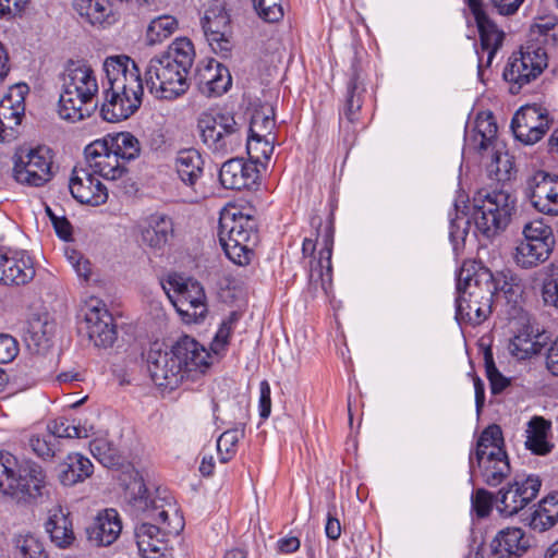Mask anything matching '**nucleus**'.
Masks as SVG:
<instances>
[{
    "label": "nucleus",
    "mask_w": 558,
    "mask_h": 558,
    "mask_svg": "<svg viewBox=\"0 0 558 558\" xmlns=\"http://www.w3.org/2000/svg\"><path fill=\"white\" fill-rule=\"evenodd\" d=\"M150 347L146 363L154 384L163 389L174 390L184 381L198 380L209 368V353L194 338L184 335L168 350Z\"/></svg>",
    "instance_id": "obj_1"
},
{
    "label": "nucleus",
    "mask_w": 558,
    "mask_h": 558,
    "mask_svg": "<svg viewBox=\"0 0 558 558\" xmlns=\"http://www.w3.org/2000/svg\"><path fill=\"white\" fill-rule=\"evenodd\" d=\"M125 497L132 513L141 521L134 529L138 551L142 555L160 553L166 536L162 530L169 526L165 509L167 498L159 495V488L150 490L138 472H134L126 484Z\"/></svg>",
    "instance_id": "obj_2"
},
{
    "label": "nucleus",
    "mask_w": 558,
    "mask_h": 558,
    "mask_svg": "<svg viewBox=\"0 0 558 558\" xmlns=\"http://www.w3.org/2000/svg\"><path fill=\"white\" fill-rule=\"evenodd\" d=\"M44 468L32 459H19L9 451H0V498L36 505L48 495Z\"/></svg>",
    "instance_id": "obj_3"
},
{
    "label": "nucleus",
    "mask_w": 558,
    "mask_h": 558,
    "mask_svg": "<svg viewBox=\"0 0 558 558\" xmlns=\"http://www.w3.org/2000/svg\"><path fill=\"white\" fill-rule=\"evenodd\" d=\"M63 92L59 99V114L72 122L89 117L97 108L93 98L98 84L93 69L83 60H69L62 74Z\"/></svg>",
    "instance_id": "obj_4"
},
{
    "label": "nucleus",
    "mask_w": 558,
    "mask_h": 558,
    "mask_svg": "<svg viewBox=\"0 0 558 558\" xmlns=\"http://www.w3.org/2000/svg\"><path fill=\"white\" fill-rule=\"evenodd\" d=\"M476 468L484 483L490 487L500 485L510 475L511 466L505 449L502 429L497 424L485 427L469 454L471 480Z\"/></svg>",
    "instance_id": "obj_5"
},
{
    "label": "nucleus",
    "mask_w": 558,
    "mask_h": 558,
    "mask_svg": "<svg viewBox=\"0 0 558 558\" xmlns=\"http://www.w3.org/2000/svg\"><path fill=\"white\" fill-rule=\"evenodd\" d=\"M218 239L226 256L235 265H248L259 241L256 219L242 211H222L218 223Z\"/></svg>",
    "instance_id": "obj_6"
},
{
    "label": "nucleus",
    "mask_w": 558,
    "mask_h": 558,
    "mask_svg": "<svg viewBox=\"0 0 558 558\" xmlns=\"http://www.w3.org/2000/svg\"><path fill=\"white\" fill-rule=\"evenodd\" d=\"M515 211V197L504 190L487 192L481 190L473 197L471 217L487 239L504 231Z\"/></svg>",
    "instance_id": "obj_7"
},
{
    "label": "nucleus",
    "mask_w": 558,
    "mask_h": 558,
    "mask_svg": "<svg viewBox=\"0 0 558 558\" xmlns=\"http://www.w3.org/2000/svg\"><path fill=\"white\" fill-rule=\"evenodd\" d=\"M197 130L203 144L214 155L232 154L242 145L241 125L230 111L209 109L201 113L197 119Z\"/></svg>",
    "instance_id": "obj_8"
},
{
    "label": "nucleus",
    "mask_w": 558,
    "mask_h": 558,
    "mask_svg": "<svg viewBox=\"0 0 558 558\" xmlns=\"http://www.w3.org/2000/svg\"><path fill=\"white\" fill-rule=\"evenodd\" d=\"M190 71L174 59L165 54L151 58L145 69V84L155 97L160 99H175L189 89L187 75Z\"/></svg>",
    "instance_id": "obj_9"
},
{
    "label": "nucleus",
    "mask_w": 558,
    "mask_h": 558,
    "mask_svg": "<svg viewBox=\"0 0 558 558\" xmlns=\"http://www.w3.org/2000/svg\"><path fill=\"white\" fill-rule=\"evenodd\" d=\"M547 66V52L541 45L529 41L513 52L504 69L502 77L509 83V92L517 95L523 86L535 81Z\"/></svg>",
    "instance_id": "obj_10"
},
{
    "label": "nucleus",
    "mask_w": 558,
    "mask_h": 558,
    "mask_svg": "<svg viewBox=\"0 0 558 558\" xmlns=\"http://www.w3.org/2000/svg\"><path fill=\"white\" fill-rule=\"evenodd\" d=\"M336 201L329 199V211L324 219L315 213L310 218V225L314 229L315 238H305L302 243V254L304 257H312L316 251V245L322 240L323 247L319 251L317 260L319 267V280L322 289L327 293V286L331 282V256L335 243V209Z\"/></svg>",
    "instance_id": "obj_11"
},
{
    "label": "nucleus",
    "mask_w": 558,
    "mask_h": 558,
    "mask_svg": "<svg viewBox=\"0 0 558 558\" xmlns=\"http://www.w3.org/2000/svg\"><path fill=\"white\" fill-rule=\"evenodd\" d=\"M162 288L185 323H201L205 319L208 311L206 294L198 281L183 280L174 274L168 276Z\"/></svg>",
    "instance_id": "obj_12"
},
{
    "label": "nucleus",
    "mask_w": 558,
    "mask_h": 558,
    "mask_svg": "<svg viewBox=\"0 0 558 558\" xmlns=\"http://www.w3.org/2000/svg\"><path fill=\"white\" fill-rule=\"evenodd\" d=\"M366 86L361 75L360 61L354 58L348 72L345 93L339 108V129L345 144L355 138V125L361 122V110L364 104Z\"/></svg>",
    "instance_id": "obj_13"
},
{
    "label": "nucleus",
    "mask_w": 558,
    "mask_h": 558,
    "mask_svg": "<svg viewBox=\"0 0 558 558\" xmlns=\"http://www.w3.org/2000/svg\"><path fill=\"white\" fill-rule=\"evenodd\" d=\"M480 36V48L476 49L478 59L477 75L484 82V68H489L497 51L501 48L505 33L488 16L483 0H466Z\"/></svg>",
    "instance_id": "obj_14"
},
{
    "label": "nucleus",
    "mask_w": 558,
    "mask_h": 558,
    "mask_svg": "<svg viewBox=\"0 0 558 558\" xmlns=\"http://www.w3.org/2000/svg\"><path fill=\"white\" fill-rule=\"evenodd\" d=\"M204 35L216 54L228 58L233 47L231 16L225 3L214 1L201 20Z\"/></svg>",
    "instance_id": "obj_15"
},
{
    "label": "nucleus",
    "mask_w": 558,
    "mask_h": 558,
    "mask_svg": "<svg viewBox=\"0 0 558 558\" xmlns=\"http://www.w3.org/2000/svg\"><path fill=\"white\" fill-rule=\"evenodd\" d=\"M542 481L538 475L531 474L525 478L515 476L507 487H502L496 496V507L501 515L512 517L523 510L538 495Z\"/></svg>",
    "instance_id": "obj_16"
},
{
    "label": "nucleus",
    "mask_w": 558,
    "mask_h": 558,
    "mask_svg": "<svg viewBox=\"0 0 558 558\" xmlns=\"http://www.w3.org/2000/svg\"><path fill=\"white\" fill-rule=\"evenodd\" d=\"M49 149L38 147L31 149L24 157L19 156L14 161L13 178L21 184L43 186L52 179L51 158Z\"/></svg>",
    "instance_id": "obj_17"
},
{
    "label": "nucleus",
    "mask_w": 558,
    "mask_h": 558,
    "mask_svg": "<svg viewBox=\"0 0 558 558\" xmlns=\"http://www.w3.org/2000/svg\"><path fill=\"white\" fill-rule=\"evenodd\" d=\"M144 87L120 89L104 88L99 114L107 122H120L133 116L142 105Z\"/></svg>",
    "instance_id": "obj_18"
},
{
    "label": "nucleus",
    "mask_w": 558,
    "mask_h": 558,
    "mask_svg": "<svg viewBox=\"0 0 558 558\" xmlns=\"http://www.w3.org/2000/svg\"><path fill=\"white\" fill-rule=\"evenodd\" d=\"M219 181L228 190H256L260 183L257 161L241 157L225 161L219 171Z\"/></svg>",
    "instance_id": "obj_19"
},
{
    "label": "nucleus",
    "mask_w": 558,
    "mask_h": 558,
    "mask_svg": "<svg viewBox=\"0 0 558 558\" xmlns=\"http://www.w3.org/2000/svg\"><path fill=\"white\" fill-rule=\"evenodd\" d=\"M457 286L474 290L482 300V305H493V298L496 294L494 274L481 263L474 260L463 262L456 276Z\"/></svg>",
    "instance_id": "obj_20"
},
{
    "label": "nucleus",
    "mask_w": 558,
    "mask_h": 558,
    "mask_svg": "<svg viewBox=\"0 0 558 558\" xmlns=\"http://www.w3.org/2000/svg\"><path fill=\"white\" fill-rule=\"evenodd\" d=\"M510 128L515 140L533 145L547 133L550 122L547 113H542L536 107H526L514 113Z\"/></svg>",
    "instance_id": "obj_21"
},
{
    "label": "nucleus",
    "mask_w": 558,
    "mask_h": 558,
    "mask_svg": "<svg viewBox=\"0 0 558 558\" xmlns=\"http://www.w3.org/2000/svg\"><path fill=\"white\" fill-rule=\"evenodd\" d=\"M84 154L93 172L107 180L121 179L128 172L125 165L113 154L106 141H94L85 147Z\"/></svg>",
    "instance_id": "obj_22"
},
{
    "label": "nucleus",
    "mask_w": 558,
    "mask_h": 558,
    "mask_svg": "<svg viewBox=\"0 0 558 558\" xmlns=\"http://www.w3.org/2000/svg\"><path fill=\"white\" fill-rule=\"evenodd\" d=\"M57 324L48 312L32 313L26 322L24 341L34 354H45L52 347Z\"/></svg>",
    "instance_id": "obj_23"
},
{
    "label": "nucleus",
    "mask_w": 558,
    "mask_h": 558,
    "mask_svg": "<svg viewBox=\"0 0 558 558\" xmlns=\"http://www.w3.org/2000/svg\"><path fill=\"white\" fill-rule=\"evenodd\" d=\"M108 87L120 89L143 86L141 71L133 59L128 56L108 57L104 62Z\"/></svg>",
    "instance_id": "obj_24"
},
{
    "label": "nucleus",
    "mask_w": 558,
    "mask_h": 558,
    "mask_svg": "<svg viewBox=\"0 0 558 558\" xmlns=\"http://www.w3.org/2000/svg\"><path fill=\"white\" fill-rule=\"evenodd\" d=\"M69 189L71 195L81 204L100 206L108 199V190L101 181L85 169L72 172Z\"/></svg>",
    "instance_id": "obj_25"
},
{
    "label": "nucleus",
    "mask_w": 558,
    "mask_h": 558,
    "mask_svg": "<svg viewBox=\"0 0 558 558\" xmlns=\"http://www.w3.org/2000/svg\"><path fill=\"white\" fill-rule=\"evenodd\" d=\"M36 275L34 259L26 252L12 256L0 254V283L20 287L29 283Z\"/></svg>",
    "instance_id": "obj_26"
},
{
    "label": "nucleus",
    "mask_w": 558,
    "mask_h": 558,
    "mask_svg": "<svg viewBox=\"0 0 558 558\" xmlns=\"http://www.w3.org/2000/svg\"><path fill=\"white\" fill-rule=\"evenodd\" d=\"M87 335L97 348H111L118 338L111 313L105 307H93L85 317Z\"/></svg>",
    "instance_id": "obj_27"
},
{
    "label": "nucleus",
    "mask_w": 558,
    "mask_h": 558,
    "mask_svg": "<svg viewBox=\"0 0 558 558\" xmlns=\"http://www.w3.org/2000/svg\"><path fill=\"white\" fill-rule=\"evenodd\" d=\"M195 78L201 93L208 97L221 96L232 84L229 69L215 59H210L205 65H198Z\"/></svg>",
    "instance_id": "obj_28"
},
{
    "label": "nucleus",
    "mask_w": 558,
    "mask_h": 558,
    "mask_svg": "<svg viewBox=\"0 0 558 558\" xmlns=\"http://www.w3.org/2000/svg\"><path fill=\"white\" fill-rule=\"evenodd\" d=\"M122 531V522L118 511L113 508L99 512L94 521L86 527L89 543L95 546H109L113 544Z\"/></svg>",
    "instance_id": "obj_29"
},
{
    "label": "nucleus",
    "mask_w": 558,
    "mask_h": 558,
    "mask_svg": "<svg viewBox=\"0 0 558 558\" xmlns=\"http://www.w3.org/2000/svg\"><path fill=\"white\" fill-rule=\"evenodd\" d=\"M142 242L155 251H162L173 236V221L166 214L155 213L141 225Z\"/></svg>",
    "instance_id": "obj_30"
},
{
    "label": "nucleus",
    "mask_w": 558,
    "mask_h": 558,
    "mask_svg": "<svg viewBox=\"0 0 558 558\" xmlns=\"http://www.w3.org/2000/svg\"><path fill=\"white\" fill-rule=\"evenodd\" d=\"M495 558H519L530 548V538L520 527L500 530L490 544Z\"/></svg>",
    "instance_id": "obj_31"
},
{
    "label": "nucleus",
    "mask_w": 558,
    "mask_h": 558,
    "mask_svg": "<svg viewBox=\"0 0 558 558\" xmlns=\"http://www.w3.org/2000/svg\"><path fill=\"white\" fill-rule=\"evenodd\" d=\"M25 113L22 93L13 100L12 94L0 101V142H12L19 135V126Z\"/></svg>",
    "instance_id": "obj_32"
},
{
    "label": "nucleus",
    "mask_w": 558,
    "mask_h": 558,
    "mask_svg": "<svg viewBox=\"0 0 558 558\" xmlns=\"http://www.w3.org/2000/svg\"><path fill=\"white\" fill-rule=\"evenodd\" d=\"M45 527L51 542L59 548H69L76 539L70 512L64 511L61 506L49 510Z\"/></svg>",
    "instance_id": "obj_33"
},
{
    "label": "nucleus",
    "mask_w": 558,
    "mask_h": 558,
    "mask_svg": "<svg viewBox=\"0 0 558 558\" xmlns=\"http://www.w3.org/2000/svg\"><path fill=\"white\" fill-rule=\"evenodd\" d=\"M94 473L92 461L81 453H69L59 464L58 477L63 486H74L84 482Z\"/></svg>",
    "instance_id": "obj_34"
},
{
    "label": "nucleus",
    "mask_w": 558,
    "mask_h": 558,
    "mask_svg": "<svg viewBox=\"0 0 558 558\" xmlns=\"http://www.w3.org/2000/svg\"><path fill=\"white\" fill-rule=\"evenodd\" d=\"M474 134L470 141L474 148L480 153H484L488 148L496 149L498 126L493 112L482 111L476 116Z\"/></svg>",
    "instance_id": "obj_35"
},
{
    "label": "nucleus",
    "mask_w": 558,
    "mask_h": 558,
    "mask_svg": "<svg viewBox=\"0 0 558 558\" xmlns=\"http://www.w3.org/2000/svg\"><path fill=\"white\" fill-rule=\"evenodd\" d=\"M175 171L185 185H195L204 173L202 155L194 148L180 150L175 157Z\"/></svg>",
    "instance_id": "obj_36"
},
{
    "label": "nucleus",
    "mask_w": 558,
    "mask_h": 558,
    "mask_svg": "<svg viewBox=\"0 0 558 558\" xmlns=\"http://www.w3.org/2000/svg\"><path fill=\"white\" fill-rule=\"evenodd\" d=\"M496 293L501 292L508 304L517 307L524 300L525 284L511 269H502L494 275Z\"/></svg>",
    "instance_id": "obj_37"
},
{
    "label": "nucleus",
    "mask_w": 558,
    "mask_h": 558,
    "mask_svg": "<svg viewBox=\"0 0 558 558\" xmlns=\"http://www.w3.org/2000/svg\"><path fill=\"white\" fill-rule=\"evenodd\" d=\"M558 521V492L544 497L537 508L530 514L529 525L538 532L553 527Z\"/></svg>",
    "instance_id": "obj_38"
},
{
    "label": "nucleus",
    "mask_w": 558,
    "mask_h": 558,
    "mask_svg": "<svg viewBox=\"0 0 558 558\" xmlns=\"http://www.w3.org/2000/svg\"><path fill=\"white\" fill-rule=\"evenodd\" d=\"M492 306H483L481 301L465 300V295L456 296V319L459 324L481 325L490 315Z\"/></svg>",
    "instance_id": "obj_39"
},
{
    "label": "nucleus",
    "mask_w": 558,
    "mask_h": 558,
    "mask_svg": "<svg viewBox=\"0 0 558 558\" xmlns=\"http://www.w3.org/2000/svg\"><path fill=\"white\" fill-rule=\"evenodd\" d=\"M550 429V423L542 416H534L529 422V428L526 430L527 436L525 440V447L537 456L548 454L554 445L547 440V433Z\"/></svg>",
    "instance_id": "obj_40"
},
{
    "label": "nucleus",
    "mask_w": 558,
    "mask_h": 558,
    "mask_svg": "<svg viewBox=\"0 0 558 558\" xmlns=\"http://www.w3.org/2000/svg\"><path fill=\"white\" fill-rule=\"evenodd\" d=\"M547 337L536 335L532 337L527 329L520 330L510 341L509 350L518 360L531 359L533 355L542 353Z\"/></svg>",
    "instance_id": "obj_41"
},
{
    "label": "nucleus",
    "mask_w": 558,
    "mask_h": 558,
    "mask_svg": "<svg viewBox=\"0 0 558 558\" xmlns=\"http://www.w3.org/2000/svg\"><path fill=\"white\" fill-rule=\"evenodd\" d=\"M124 165L135 160L141 154L140 141L130 132L108 134L101 138Z\"/></svg>",
    "instance_id": "obj_42"
},
{
    "label": "nucleus",
    "mask_w": 558,
    "mask_h": 558,
    "mask_svg": "<svg viewBox=\"0 0 558 558\" xmlns=\"http://www.w3.org/2000/svg\"><path fill=\"white\" fill-rule=\"evenodd\" d=\"M551 254L531 241L521 240L515 246L513 259L521 269H533L548 260Z\"/></svg>",
    "instance_id": "obj_43"
},
{
    "label": "nucleus",
    "mask_w": 558,
    "mask_h": 558,
    "mask_svg": "<svg viewBox=\"0 0 558 558\" xmlns=\"http://www.w3.org/2000/svg\"><path fill=\"white\" fill-rule=\"evenodd\" d=\"M93 457L108 469H122L126 462L120 450L105 438H96L89 442Z\"/></svg>",
    "instance_id": "obj_44"
},
{
    "label": "nucleus",
    "mask_w": 558,
    "mask_h": 558,
    "mask_svg": "<svg viewBox=\"0 0 558 558\" xmlns=\"http://www.w3.org/2000/svg\"><path fill=\"white\" fill-rule=\"evenodd\" d=\"M556 181V174H550L545 171H537L529 181V193L527 196L532 205L542 211L548 203L546 201L547 195L553 191L554 182Z\"/></svg>",
    "instance_id": "obj_45"
},
{
    "label": "nucleus",
    "mask_w": 558,
    "mask_h": 558,
    "mask_svg": "<svg viewBox=\"0 0 558 558\" xmlns=\"http://www.w3.org/2000/svg\"><path fill=\"white\" fill-rule=\"evenodd\" d=\"M522 240L531 241L539 247L542 245L546 252H553L555 248L556 239L553 228L543 218L526 222L522 228Z\"/></svg>",
    "instance_id": "obj_46"
},
{
    "label": "nucleus",
    "mask_w": 558,
    "mask_h": 558,
    "mask_svg": "<svg viewBox=\"0 0 558 558\" xmlns=\"http://www.w3.org/2000/svg\"><path fill=\"white\" fill-rule=\"evenodd\" d=\"M466 208L468 206L463 205L461 215H459L460 206L458 202H454V217H452L451 213L449 214V239L456 255L464 248L465 238L469 233L470 219L466 217L468 213L464 211Z\"/></svg>",
    "instance_id": "obj_47"
},
{
    "label": "nucleus",
    "mask_w": 558,
    "mask_h": 558,
    "mask_svg": "<svg viewBox=\"0 0 558 558\" xmlns=\"http://www.w3.org/2000/svg\"><path fill=\"white\" fill-rule=\"evenodd\" d=\"M73 8L92 25L104 24L111 13L106 0H74Z\"/></svg>",
    "instance_id": "obj_48"
},
{
    "label": "nucleus",
    "mask_w": 558,
    "mask_h": 558,
    "mask_svg": "<svg viewBox=\"0 0 558 558\" xmlns=\"http://www.w3.org/2000/svg\"><path fill=\"white\" fill-rule=\"evenodd\" d=\"M245 422H239L233 428L223 432L217 439V451L219 461L227 463L236 453L238 444L244 437Z\"/></svg>",
    "instance_id": "obj_49"
},
{
    "label": "nucleus",
    "mask_w": 558,
    "mask_h": 558,
    "mask_svg": "<svg viewBox=\"0 0 558 558\" xmlns=\"http://www.w3.org/2000/svg\"><path fill=\"white\" fill-rule=\"evenodd\" d=\"M242 314L238 311H232L222 319L219 328L210 343V350L217 354H225L228 350L231 336L241 319Z\"/></svg>",
    "instance_id": "obj_50"
},
{
    "label": "nucleus",
    "mask_w": 558,
    "mask_h": 558,
    "mask_svg": "<svg viewBox=\"0 0 558 558\" xmlns=\"http://www.w3.org/2000/svg\"><path fill=\"white\" fill-rule=\"evenodd\" d=\"M47 429L53 437H57V440L60 438L72 439L88 437V432L86 427L81 425L80 420H70L65 416H60L49 422Z\"/></svg>",
    "instance_id": "obj_51"
},
{
    "label": "nucleus",
    "mask_w": 558,
    "mask_h": 558,
    "mask_svg": "<svg viewBox=\"0 0 558 558\" xmlns=\"http://www.w3.org/2000/svg\"><path fill=\"white\" fill-rule=\"evenodd\" d=\"M481 349L483 351L485 373L489 381L490 391L493 395H499L510 385V379L504 376L496 367L492 347L481 344Z\"/></svg>",
    "instance_id": "obj_52"
},
{
    "label": "nucleus",
    "mask_w": 558,
    "mask_h": 558,
    "mask_svg": "<svg viewBox=\"0 0 558 558\" xmlns=\"http://www.w3.org/2000/svg\"><path fill=\"white\" fill-rule=\"evenodd\" d=\"M162 54L174 59L182 70L190 71L194 62L195 50L193 43L189 38L182 37L177 38Z\"/></svg>",
    "instance_id": "obj_53"
},
{
    "label": "nucleus",
    "mask_w": 558,
    "mask_h": 558,
    "mask_svg": "<svg viewBox=\"0 0 558 558\" xmlns=\"http://www.w3.org/2000/svg\"><path fill=\"white\" fill-rule=\"evenodd\" d=\"M178 26L174 17L163 15L153 20L146 31V40L149 45H156L170 37Z\"/></svg>",
    "instance_id": "obj_54"
},
{
    "label": "nucleus",
    "mask_w": 558,
    "mask_h": 558,
    "mask_svg": "<svg viewBox=\"0 0 558 558\" xmlns=\"http://www.w3.org/2000/svg\"><path fill=\"white\" fill-rule=\"evenodd\" d=\"M28 445L34 454L43 460L52 459L60 451V440L49 432L46 435H32Z\"/></svg>",
    "instance_id": "obj_55"
},
{
    "label": "nucleus",
    "mask_w": 558,
    "mask_h": 558,
    "mask_svg": "<svg viewBox=\"0 0 558 558\" xmlns=\"http://www.w3.org/2000/svg\"><path fill=\"white\" fill-rule=\"evenodd\" d=\"M14 544L15 558H49L43 544L34 535H19Z\"/></svg>",
    "instance_id": "obj_56"
},
{
    "label": "nucleus",
    "mask_w": 558,
    "mask_h": 558,
    "mask_svg": "<svg viewBox=\"0 0 558 558\" xmlns=\"http://www.w3.org/2000/svg\"><path fill=\"white\" fill-rule=\"evenodd\" d=\"M542 298L546 305L558 310V262H551L546 267V275L542 284Z\"/></svg>",
    "instance_id": "obj_57"
},
{
    "label": "nucleus",
    "mask_w": 558,
    "mask_h": 558,
    "mask_svg": "<svg viewBox=\"0 0 558 558\" xmlns=\"http://www.w3.org/2000/svg\"><path fill=\"white\" fill-rule=\"evenodd\" d=\"M257 15L268 23L279 22L283 17L281 0H252Z\"/></svg>",
    "instance_id": "obj_58"
},
{
    "label": "nucleus",
    "mask_w": 558,
    "mask_h": 558,
    "mask_svg": "<svg viewBox=\"0 0 558 558\" xmlns=\"http://www.w3.org/2000/svg\"><path fill=\"white\" fill-rule=\"evenodd\" d=\"M472 509L478 518H486L493 510L496 497L485 488H478L471 497Z\"/></svg>",
    "instance_id": "obj_59"
},
{
    "label": "nucleus",
    "mask_w": 558,
    "mask_h": 558,
    "mask_svg": "<svg viewBox=\"0 0 558 558\" xmlns=\"http://www.w3.org/2000/svg\"><path fill=\"white\" fill-rule=\"evenodd\" d=\"M493 161L489 166L490 172H495L496 179L498 181H507L511 178V172L513 170V163L510 160L508 154H501L497 148L493 149Z\"/></svg>",
    "instance_id": "obj_60"
},
{
    "label": "nucleus",
    "mask_w": 558,
    "mask_h": 558,
    "mask_svg": "<svg viewBox=\"0 0 558 558\" xmlns=\"http://www.w3.org/2000/svg\"><path fill=\"white\" fill-rule=\"evenodd\" d=\"M259 125L265 130H270L275 125V110L272 107L269 108V113H265L263 111H256L252 116L250 134L247 136V141L254 140L256 142H262L263 136L254 131V126Z\"/></svg>",
    "instance_id": "obj_61"
},
{
    "label": "nucleus",
    "mask_w": 558,
    "mask_h": 558,
    "mask_svg": "<svg viewBox=\"0 0 558 558\" xmlns=\"http://www.w3.org/2000/svg\"><path fill=\"white\" fill-rule=\"evenodd\" d=\"M19 352L17 340L9 333H0V364L12 362Z\"/></svg>",
    "instance_id": "obj_62"
},
{
    "label": "nucleus",
    "mask_w": 558,
    "mask_h": 558,
    "mask_svg": "<svg viewBox=\"0 0 558 558\" xmlns=\"http://www.w3.org/2000/svg\"><path fill=\"white\" fill-rule=\"evenodd\" d=\"M258 411L263 421L267 420L271 413V390L267 380L259 384Z\"/></svg>",
    "instance_id": "obj_63"
},
{
    "label": "nucleus",
    "mask_w": 558,
    "mask_h": 558,
    "mask_svg": "<svg viewBox=\"0 0 558 558\" xmlns=\"http://www.w3.org/2000/svg\"><path fill=\"white\" fill-rule=\"evenodd\" d=\"M325 533L326 536L331 541H337L341 535V524L336 517L335 506H331L328 510Z\"/></svg>",
    "instance_id": "obj_64"
}]
</instances>
